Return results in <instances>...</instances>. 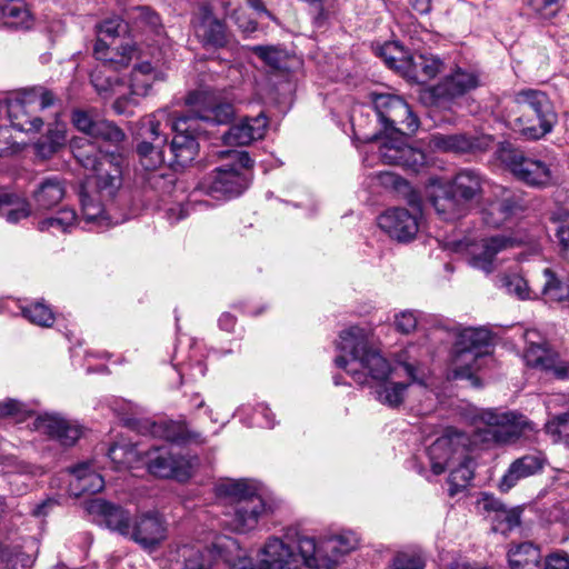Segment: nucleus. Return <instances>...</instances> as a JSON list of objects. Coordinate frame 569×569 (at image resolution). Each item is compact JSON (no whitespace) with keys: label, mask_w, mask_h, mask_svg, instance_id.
<instances>
[{"label":"nucleus","mask_w":569,"mask_h":569,"mask_svg":"<svg viewBox=\"0 0 569 569\" xmlns=\"http://www.w3.org/2000/svg\"><path fill=\"white\" fill-rule=\"evenodd\" d=\"M202 98L201 93H190L188 110L173 120L163 110L140 120L137 134L141 142L137 152L147 170L166 161L174 170L186 168L198 154L197 138L207 133L209 126L227 124L233 119L232 104H204Z\"/></svg>","instance_id":"f257e3e1"},{"label":"nucleus","mask_w":569,"mask_h":569,"mask_svg":"<svg viewBox=\"0 0 569 569\" xmlns=\"http://www.w3.org/2000/svg\"><path fill=\"white\" fill-rule=\"evenodd\" d=\"M337 349L346 355L336 357V366L343 369L355 382L370 385L377 401L392 409L403 403L409 383L389 381L391 366L370 346L363 329L350 327L341 331Z\"/></svg>","instance_id":"f03ea898"},{"label":"nucleus","mask_w":569,"mask_h":569,"mask_svg":"<svg viewBox=\"0 0 569 569\" xmlns=\"http://www.w3.org/2000/svg\"><path fill=\"white\" fill-rule=\"evenodd\" d=\"M480 420L483 428H478L473 438L468 433L453 428H447L427 449L431 470L441 475L447 468L453 466L467 451H471L478 441L498 445L517 441L526 430H532L531 423L522 417L517 418L512 412H497L488 409L481 412Z\"/></svg>","instance_id":"7ed1b4c3"},{"label":"nucleus","mask_w":569,"mask_h":569,"mask_svg":"<svg viewBox=\"0 0 569 569\" xmlns=\"http://www.w3.org/2000/svg\"><path fill=\"white\" fill-rule=\"evenodd\" d=\"M74 157L84 169L93 172L91 179L99 197L97 199L84 186L81 187L79 199L83 218L87 222L101 224L110 219L106 216L103 201H111L122 187L124 158L118 152H103L91 143L76 148Z\"/></svg>","instance_id":"20e7f679"},{"label":"nucleus","mask_w":569,"mask_h":569,"mask_svg":"<svg viewBox=\"0 0 569 569\" xmlns=\"http://www.w3.org/2000/svg\"><path fill=\"white\" fill-rule=\"evenodd\" d=\"M232 157V163L217 167L202 177L194 192L220 201L242 194L251 182L250 170L253 167V160L247 151H234Z\"/></svg>","instance_id":"39448f33"},{"label":"nucleus","mask_w":569,"mask_h":569,"mask_svg":"<svg viewBox=\"0 0 569 569\" xmlns=\"http://www.w3.org/2000/svg\"><path fill=\"white\" fill-rule=\"evenodd\" d=\"M496 153L499 162L517 180L531 187H546L551 183L552 172L546 162L527 157L522 150L510 143L500 144Z\"/></svg>","instance_id":"423d86ee"},{"label":"nucleus","mask_w":569,"mask_h":569,"mask_svg":"<svg viewBox=\"0 0 569 569\" xmlns=\"http://www.w3.org/2000/svg\"><path fill=\"white\" fill-rule=\"evenodd\" d=\"M491 342V333L485 328H466L461 330L453 347L455 378H473L479 368L478 361L483 357L482 348Z\"/></svg>","instance_id":"0eeeda50"},{"label":"nucleus","mask_w":569,"mask_h":569,"mask_svg":"<svg viewBox=\"0 0 569 569\" xmlns=\"http://www.w3.org/2000/svg\"><path fill=\"white\" fill-rule=\"evenodd\" d=\"M197 40L204 49L233 48L234 41L226 22L219 19L210 3H201L192 18Z\"/></svg>","instance_id":"6e6552de"},{"label":"nucleus","mask_w":569,"mask_h":569,"mask_svg":"<svg viewBox=\"0 0 569 569\" xmlns=\"http://www.w3.org/2000/svg\"><path fill=\"white\" fill-rule=\"evenodd\" d=\"M515 109L517 113H523V122L528 124V116L539 117L541 123L538 128L529 127V133L536 136L537 133H550L557 123L558 117L553 109L552 102L548 96L533 89L521 90L515 96Z\"/></svg>","instance_id":"1a4fd4ad"},{"label":"nucleus","mask_w":569,"mask_h":569,"mask_svg":"<svg viewBox=\"0 0 569 569\" xmlns=\"http://www.w3.org/2000/svg\"><path fill=\"white\" fill-rule=\"evenodd\" d=\"M240 569H298L295 555L281 539L271 537L258 552L257 562L239 560Z\"/></svg>","instance_id":"9d476101"},{"label":"nucleus","mask_w":569,"mask_h":569,"mask_svg":"<svg viewBox=\"0 0 569 569\" xmlns=\"http://www.w3.org/2000/svg\"><path fill=\"white\" fill-rule=\"evenodd\" d=\"M148 471L159 478H173L187 481L192 475L191 460L184 456L172 455L163 448H153L148 453Z\"/></svg>","instance_id":"9b49d317"},{"label":"nucleus","mask_w":569,"mask_h":569,"mask_svg":"<svg viewBox=\"0 0 569 569\" xmlns=\"http://www.w3.org/2000/svg\"><path fill=\"white\" fill-rule=\"evenodd\" d=\"M492 138L486 134H470L465 132L443 134L435 133L430 137V146L441 152L467 154L487 151Z\"/></svg>","instance_id":"f8f14e48"},{"label":"nucleus","mask_w":569,"mask_h":569,"mask_svg":"<svg viewBox=\"0 0 569 569\" xmlns=\"http://www.w3.org/2000/svg\"><path fill=\"white\" fill-rule=\"evenodd\" d=\"M143 549L152 550L167 538V523L157 511H148L132 520L127 537Z\"/></svg>","instance_id":"ddd939ff"},{"label":"nucleus","mask_w":569,"mask_h":569,"mask_svg":"<svg viewBox=\"0 0 569 569\" xmlns=\"http://www.w3.org/2000/svg\"><path fill=\"white\" fill-rule=\"evenodd\" d=\"M476 508L491 523V530L507 535L520 525V511L516 508L508 509L505 505L490 495H483L477 500Z\"/></svg>","instance_id":"4468645a"},{"label":"nucleus","mask_w":569,"mask_h":569,"mask_svg":"<svg viewBox=\"0 0 569 569\" xmlns=\"http://www.w3.org/2000/svg\"><path fill=\"white\" fill-rule=\"evenodd\" d=\"M479 74L469 69L456 67L432 87V96L437 100H453L479 87Z\"/></svg>","instance_id":"2eb2a0df"},{"label":"nucleus","mask_w":569,"mask_h":569,"mask_svg":"<svg viewBox=\"0 0 569 569\" xmlns=\"http://www.w3.org/2000/svg\"><path fill=\"white\" fill-rule=\"evenodd\" d=\"M378 226L391 238L406 242L415 238L419 224L416 214L405 208H392L378 218Z\"/></svg>","instance_id":"dca6fc26"},{"label":"nucleus","mask_w":569,"mask_h":569,"mask_svg":"<svg viewBox=\"0 0 569 569\" xmlns=\"http://www.w3.org/2000/svg\"><path fill=\"white\" fill-rule=\"evenodd\" d=\"M33 428L64 447L73 446L81 436L78 425L54 413L39 415L33 421Z\"/></svg>","instance_id":"f3484780"},{"label":"nucleus","mask_w":569,"mask_h":569,"mask_svg":"<svg viewBox=\"0 0 569 569\" xmlns=\"http://www.w3.org/2000/svg\"><path fill=\"white\" fill-rule=\"evenodd\" d=\"M87 510L99 516L108 529L127 538L132 525L131 513L123 507L97 498L88 502Z\"/></svg>","instance_id":"a211bd4d"},{"label":"nucleus","mask_w":569,"mask_h":569,"mask_svg":"<svg viewBox=\"0 0 569 569\" xmlns=\"http://www.w3.org/2000/svg\"><path fill=\"white\" fill-rule=\"evenodd\" d=\"M213 491L218 499L226 500L233 507L261 497L258 482L251 479H222L214 485Z\"/></svg>","instance_id":"6ab92c4d"},{"label":"nucleus","mask_w":569,"mask_h":569,"mask_svg":"<svg viewBox=\"0 0 569 569\" xmlns=\"http://www.w3.org/2000/svg\"><path fill=\"white\" fill-rule=\"evenodd\" d=\"M268 126L267 116L260 112L256 117H246L239 123L231 126L222 138L229 146H247L264 137Z\"/></svg>","instance_id":"aec40b11"},{"label":"nucleus","mask_w":569,"mask_h":569,"mask_svg":"<svg viewBox=\"0 0 569 569\" xmlns=\"http://www.w3.org/2000/svg\"><path fill=\"white\" fill-rule=\"evenodd\" d=\"M430 201L437 214L446 221L459 219L468 209V203L461 201L460 196L449 182L436 188Z\"/></svg>","instance_id":"412c9836"},{"label":"nucleus","mask_w":569,"mask_h":569,"mask_svg":"<svg viewBox=\"0 0 569 569\" xmlns=\"http://www.w3.org/2000/svg\"><path fill=\"white\" fill-rule=\"evenodd\" d=\"M515 241L506 236H493L490 238L482 239L478 246V251H475L469 263L472 268L481 270L486 273H491L495 269L496 256L513 247Z\"/></svg>","instance_id":"4be33fe9"},{"label":"nucleus","mask_w":569,"mask_h":569,"mask_svg":"<svg viewBox=\"0 0 569 569\" xmlns=\"http://www.w3.org/2000/svg\"><path fill=\"white\" fill-rule=\"evenodd\" d=\"M546 459L540 452L526 455L516 459L499 482L502 492L513 488L520 479L530 477L542 470Z\"/></svg>","instance_id":"5701e85b"},{"label":"nucleus","mask_w":569,"mask_h":569,"mask_svg":"<svg viewBox=\"0 0 569 569\" xmlns=\"http://www.w3.org/2000/svg\"><path fill=\"white\" fill-rule=\"evenodd\" d=\"M266 511V502L261 497L251 499L246 505L233 507V513H227V525L233 531L246 533L254 529L259 522L260 516Z\"/></svg>","instance_id":"b1692460"},{"label":"nucleus","mask_w":569,"mask_h":569,"mask_svg":"<svg viewBox=\"0 0 569 569\" xmlns=\"http://www.w3.org/2000/svg\"><path fill=\"white\" fill-rule=\"evenodd\" d=\"M442 61L433 56L408 54L401 64V73L417 83L433 79L441 70Z\"/></svg>","instance_id":"393cba45"},{"label":"nucleus","mask_w":569,"mask_h":569,"mask_svg":"<svg viewBox=\"0 0 569 569\" xmlns=\"http://www.w3.org/2000/svg\"><path fill=\"white\" fill-rule=\"evenodd\" d=\"M93 53L96 59L101 62V66L118 71L129 64L134 53V47L128 41L113 47V43L97 40Z\"/></svg>","instance_id":"a878e982"},{"label":"nucleus","mask_w":569,"mask_h":569,"mask_svg":"<svg viewBox=\"0 0 569 569\" xmlns=\"http://www.w3.org/2000/svg\"><path fill=\"white\" fill-rule=\"evenodd\" d=\"M71 480L69 481V491L74 497L83 495H94L104 487V480L96 472L88 462L79 463L70 469Z\"/></svg>","instance_id":"bb28decb"},{"label":"nucleus","mask_w":569,"mask_h":569,"mask_svg":"<svg viewBox=\"0 0 569 569\" xmlns=\"http://www.w3.org/2000/svg\"><path fill=\"white\" fill-rule=\"evenodd\" d=\"M151 433L154 437L162 438L171 443L188 445L203 443L204 437L197 431L189 430L184 422L161 420L152 423Z\"/></svg>","instance_id":"cd10ccee"},{"label":"nucleus","mask_w":569,"mask_h":569,"mask_svg":"<svg viewBox=\"0 0 569 569\" xmlns=\"http://www.w3.org/2000/svg\"><path fill=\"white\" fill-rule=\"evenodd\" d=\"M298 549L308 568H335V559L328 553L327 548H325V539L317 541L312 537L301 536L298 538Z\"/></svg>","instance_id":"c85d7f7f"},{"label":"nucleus","mask_w":569,"mask_h":569,"mask_svg":"<svg viewBox=\"0 0 569 569\" xmlns=\"http://www.w3.org/2000/svg\"><path fill=\"white\" fill-rule=\"evenodd\" d=\"M450 186L460 196L461 201L468 204L482 194L485 177L476 169H461L449 181Z\"/></svg>","instance_id":"c756f323"},{"label":"nucleus","mask_w":569,"mask_h":569,"mask_svg":"<svg viewBox=\"0 0 569 569\" xmlns=\"http://www.w3.org/2000/svg\"><path fill=\"white\" fill-rule=\"evenodd\" d=\"M521 209L520 201L515 194L490 202L481 212L482 221L488 227L499 228Z\"/></svg>","instance_id":"7c9ffc66"},{"label":"nucleus","mask_w":569,"mask_h":569,"mask_svg":"<svg viewBox=\"0 0 569 569\" xmlns=\"http://www.w3.org/2000/svg\"><path fill=\"white\" fill-rule=\"evenodd\" d=\"M66 194L64 181L59 177L42 179L32 192L37 209L48 210L57 206Z\"/></svg>","instance_id":"2f4dec72"},{"label":"nucleus","mask_w":569,"mask_h":569,"mask_svg":"<svg viewBox=\"0 0 569 569\" xmlns=\"http://www.w3.org/2000/svg\"><path fill=\"white\" fill-rule=\"evenodd\" d=\"M510 569H540V548L530 542L512 545L508 550Z\"/></svg>","instance_id":"473e14b6"},{"label":"nucleus","mask_w":569,"mask_h":569,"mask_svg":"<svg viewBox=\"0 0 569 569\" xmlns=\"http://www.w3.org/2000/svg\"><path fill=\"white\" fill-rule=\"evenodd\" d=\"M382 127L386 132L391 134H405V130L415 132L419 127V120L408 103L402 100L396 103V110L391 112Z\"/></svg>","instance_id":"72a5a7b5"},{"label":"nucleus","mask_w":569,"mask_h":569,"mask_svg":"<svg viewBox=\"0 0 569 569\" xmlns=\"http://www.w3.org/2000/svg\"><path fill=\"white\" fill-rule=\"evenodd\" d=\"M471 451H467L463 458L457 459L455 467L450 470L448 477V495L455 497L463 491L473 478L475 460L470 456Z\"/></svg>","instance_id":"f704fd0d"},{"label":"nucleus","mask_w":569,"mask_h":569,"mask_svg":"<svg viewBox=\"0 0 569 569\" xmlns=\"http://www.w3.org/2000/svg\"><path fill=\"white\" fill-rule=\"evenodd\" d=\"M176 553L172 569H210L212 566L210 553L197 547L182 546Z\"/></svg>","instance_id":"c9c22d12"},{"label":"nucleus","mask_w":569,"mask_h":569,"mask_svg":"<svg viewBox=\"0 0 569 569\" xmlns=\"http://www.w3.org/2000/svg\"><path fill=\"white\" fill-rule=\"evenodd\" d=\"M27 542L14 541L0 545V561L7 569H27L32 566L33 558L26 550Z\"/></svg>","instance_id":"e433bc0d"},{"label":"nucleus","mask_w":569,"mask_h":569,"mask_svg":"<svg viewBox=\"0 0 569 569\" xmlns=\"http://www.w3.org/2000/svg\"><path fill=\"white\" fill-rule=\"evenodd\" d=\"M0 13L11 28L28 29L31 26V14L23 0H4L0 4Z\"/></svg>","instance_id":"4c0bfd02"},{"label":"nucleus","mask_w":569,"mask_h":569,"mask_svg":"<svg viewBox=\"0 0 569 569\" xmlns=\"http://www.w3.org/2000/svg\"><path fill=\"white\" fill-rule=\"evenodd\" d=\"M29 202L17 194L0 191V216L8 222L17 223L30 216Z\"/></svg>","instance_id":"58836bf2"},{"label":"nucleus","mask_w":569,"mask_h":569,"mask_svg":"<svg viewBox=\"0 0 569 569\" xmlns=\"http://www.w3.org/2000/svg\"><path fill=\"white\" fill-rule=\"evenodd\" d=\"M159 72L148 61L134 66L130 74L131 94L138 97L147 96Z\"/></svg>","instance_id":"ea45409f"},{"label":"nucleus","mask_w":569,"mask_h":569,"mask_svg":"<svg viewBox=\"0 0 569 569\" xmlns=\"http://www.w3.org/2000/svg\"><path fill=\"white\" fill-rule=\"evenodd\" d=\"M406 141L403 134L388 133L378 147V157L385 164L399 166L405 151Z\"/></svg>","instance_id":"a19ab883"},{"label":"nucleus","mask_w":569,"mask_h":569,"mask_svg":"<svg viewBox=\"0 0 569 569\" xmlns=\"http://www.w3.org/2000/svg\"><path fill=\"white\" fill-rule=\"evenodd\" d=\"M359 546V538L352 531H345L337 536H331L325 539V548L328 553L335 559V566L339 557L349 553Z\"/></svg>","instance_id":"79ce46f5"},{"label":"nucleus","mask_w":569,"mask_h":569,"mask_svg":"<svg viewBox=\"0 0 569 569\" xmlns=\"http://www.w3.org/2000/svg\"><path fill=\"white\" fill-rule=\"evenodd\" d=\"M543 276L546 281L542 295L546 300L551 302L569 301V284L549 268L543 270Z\"/></svg>","instance_id":"37998d69"},{"label":"nucleus","mask_w":569,"mask_h":569,"mask_svg":"<svg viewBox=\"0 0 569 569\" xmlns=\"http://www.w3.org/2000/svg\"><path fill=\"white\" fill-rule=\"evenodd\" d=\"M426 557L418 547L399 550L392 557L389 569H425Z\"/></svg>","instance_id":"c03bdc74"},{"label":"nucleus","mask_w":569,"mask_h":569,"mask_svg":"<svg viewBox=\"0 0 569 569\" xmlns=\"http://www.w3.org/2000/svg\"><path fill=\"white\" fill-rule=\"evenodd\" d=\"M339 12L337 0H320L308 8L315 28H327Z\"/></svg>","instance_id":"a18cd8bd"},{"label":"nucleus","mask_w":569,"mask_h":569,"mask_svg":"<svg viewBox=\"0 0 569 569\" xmlns=\"http://www.w3.org/2000/svg\"><path fill=\"white\" fill-rule=\"evenodd\" d=\"M77 213L71 208H63L54 216L42 219L38 222L40 231L68 232L76 224Z\"/></svg>","instance_id":"49530a36"},{"label":"nucleus","mask_w":569,"mask_h":569,"mask_svg":"<svg viewBox=\"0 0 569 569\" xmlns=\"http://www.w3.org/2000/svg\"><path fill=\"white\" fill-rule=\"evenodd\" d=\"M1 465L3 473L8 477V482L11 487L16 483L18 485L19 477L32 478L38 472V467L23 460H19L14 456L3 457Z\"/></svg>","instance_id":"de8ad7c7"},{"label":"nucleus","mask_w":569,"mask_h":569,"mask_svg":"<svg viewBox=\"0 0 569 569\" xmlns=\"http://www.w3.org/2000/svg\"><path fill=\"white\" fill-rule=\"evenodd\" d=\"M116 72L117 71L101 64L92 70L90 81L98 94L108 98L114 91V87L119 83V78Z\"/></svg>","instance_id":"09e8293b"},{"label":"nucleus","mask_w":569,"mask_h":569,"mask_svg":"<svg viewBox=\"0 0 569 569\" xmlns=\"http://www.w3.org/2000/svg\"><path fill=\"white\" fill-rule=\"evenodd\" d=\"M556 351L549 349L546 345L531 343L525 351L526 363L542 371L552 365V358Z\"/></svg>","instance_id":"8fccbe9b"},{"label":"nucleus","mask_w":569,"mask_h":569,"mask_svg":"<svg viewBox=\"0 0 569 569\" xmlns=\"http://www.w3.org/2000/svg\"><path fill=\"white\" fill-rule=\"evenodd\" d=\"M21 315L39 327H51L54 321L51 308L42 301H36L29 306L21 307Z\"/></svg>","instance_id":"3c124183"},{"label":"nucleus","mask_w":569,"mask_h":569,"mask_svg":"<svg viewBox=\"0 0 569 569\" xmlns=\"http://www.w3.org/2000/svg\"><path fill=\"white\" fill-rule=\"evenodd\" d=\"M64 143V131L54 129L49 130L44 137L40 138L34 144V149L39 157L47 159L54 154Z\"/></svg>","instance_id":"603ef678"},{"label":"nucleus","mask_w":569,"mask_h":569,"mask_svg":"<svg viewBox=\"0 0 569 569\" xmlns=\"http://www.w3.org/2000/svg\"><path fill=\"white\" fill-rule=\"evenodd\" d=\"M32 415V410L23 402L7 398L0 401V421L21 422Z\"/></svg>","instance_id":"864d4df0"},{"label":"nucleus","mask_w":569,"mask_h":569,"mask_svg":"<svg viewBox=\"0 0 569 569\" xmlns=\"http://www.w3.org/2000/svg\"><path fill=\"white\" fill-rule=\"evenodd\" d=\"M90 137L118 146L126 136L113 122L99 118L96 126H93Z\"/></svg>","instance_id":"5fc2aeb1"},{"label":"nucleus","mask_w":569,"mask_h":569,"mask_svg":"<svg viewBox=\"0 0 569 569\" xmlns=\"http://www.w3.org/2000/svg\"><path fill=\"white\" fill-rule=\"evenodd\" d=\"M378 56L383 59L386 64L401 72V64L408 58V52L398 42H386L378 49Z\"/></svg>","instance_id":"6e6d98bb"},{"label":"nucleus","mask_w":569,"mask_h":569,"mask_svg":"<svg viewBox=\"0 0 569 569\" xmlns=\"http://www.w3.org/2000/svg\"><path fill=\"white\" fill-rule=\"evenodd\" d=\"M176 176L170 169L151 171L147 176V184L160 194H170L176 186Z\"/></svg>","instance_id":"4d7b16f0"},{"label":"nucleus","mask_w":569,"mask_h":569,"mask_svg":"<svg viewBox=\"0 0 569 569\" xmlns=\"http://www.w3.org/2000/svg\"><path fill=\"white\" fill-rule=\"evenodd\" d=\"M402 153L403 156L398 167L413 173H419L427 167L428 159L423 150L406 143Z\"/></svg>","instance_id":"13d9d810"},{"label":"nucleus","mask_w":569,"mask_h":569,"mask_svg":"<svg viewBox=\"0 0 569 569\" xmlns=\"http://www.w3.org/2000/svg\"><path fill=\"white\" fill-rule=\"evenodd\" d=\"M139 451L132 445H113L108 450V457L118 468H130Z\"/></svg>","instance_id":"bf43d9fd"},{"label":"nucleus","mask_w":569,"mask_h":569,"mask_svg":"<svg viewBox=\"0 0 569 569\" xmlns=\"http://www.w3.org/2000/svg\"><path fill=\"white\" fill-rule=\"evenodd\" d=\"M498 286L507 293L525 300L529 298V288L527 281L517 273L502 274L498 278Z\"/></svg>","instance_id":"052dcab7"},{"label":"nucleus","mask_w":569,"mask_h":569,"mask_svg":"<svg viewBox=\"0 0 569 569\" xmlns=\"http://www.w3.org/2000/svg\"><path fill=\"white\" fill-rule=\"evenodd\" d=\"M23 92L26 93V101L31 102L36 110L53 107L58 100L54 92L44 87L24 89Z\"/></svg>","instance_id":"680f3d73"},{"label":"nucleus","mask_w":569,"mask_h":569,"mask_svg":"<svg viewBox=\"0 0 569 569\" xmlns=\"http://www.w3.org/2000/svg\"><path fill=\"white\" fill-rule=\"evenodd\" d=\"M401 99L398 96L389 94V93H380L375 94L372 98V104L375 111L377 113L378 120L381 124L389 118L391 112L396 110V103L401 102Z\"/></svg>","instance_id":"e2e57ef3"},{"label":"nucleus","mask_w":569,"mask_h":569,"mask_svg":"<svg viewBox=\"0 0 569 569\" xmlns=\"http://www.w3.org/2000/svg\"><path fill=\"white\" fill-rule=\"evenodd\" d=\"M546 430L548 433L557 437V441H561L569 447V413L557 416L551 421H548Z\"/></svg>","instance_id":"0e129e2a"},{"label":"nucleus","mask_w":569,"mask_h":569,"mask_svg":"<svg viewBox=\"0 0 569 569\" xmlns=\"http://www.w3.org/2000/svg\"><path fill=\"white\" fill-rule=\"evenodd\" d=\"M553 220L557 223L555 236L558 244L561 251L569 252V212L559 211Z\"/></svg>","instance_id":"69168bd1"},{"label":"nucleus","mask_w":569,"mask_h":569,"mask_svg":"<svg viewBox=\"0 0 569 569\" xmlns=\"http://www.w3.org/2000/svg\"><path fill=\"white\" fill-rule=\"evenodd\" d=\"M121 31H124V27L119 18L107 19L98 26L97 40L114 43L116 38L119 37Z\"/></svg>","instance_id":"338daca9"},{"label":"nucleus","mask_w":569,"mask_h":569,"mask_svg":"<svg viewBox=\"0 0 569 569\" xmlns=\"http://www.w3.org/2000/svg\"><path fill=\"white\" fill-rule=\"evenodd\" d=\"M528 7L541 19L550 20L559 11V0H527Z\"/></svg>","instance_id":"774afa93"}]
</instances>
